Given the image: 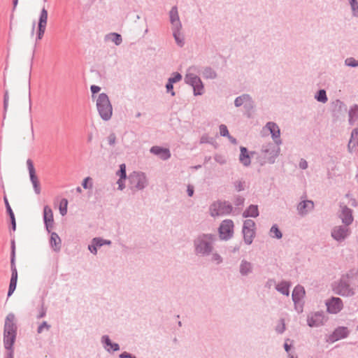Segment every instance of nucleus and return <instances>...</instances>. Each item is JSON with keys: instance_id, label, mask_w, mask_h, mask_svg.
<instances>
[{"instance_id": "obj_1", "label": "nucleus", "mask_w": 358, "mask_h": 358, "mask_svg": "<svg viewBox=\"0 0 358 358\" xmlns=\"http://www.w3.org/2000/svg\"><path fill=\"white\" fill-rule=\"evenodd\" d=\"M15 315L9 313L6 318L3 332V341L5 348L11 349L16 336V326L15 324Z\"/></svg>"}, {"instance_id": "obj_2", "label": "nucleus", "mask_w": 358, "mask_h": 358, "mask_svg": "<svg viewBox=\"0 0 358 358\" xmlns=\"http://www.w3.org/2000/svg\"><path fill=\"white\" fill-rule=\"evenodd\" d=\"M97 110L104 120H109L113 113V108L109 101L108 96L105 93H101L97 96L96 99Z\"/></svg>"}, {"instance_id": "obj_3", "label": "nucleus", "mask_w": 358, "mask_h": 358, "mask_svg": "<svg viewBox=\"0 0 358 358\" xmlns=\"http://www.w3.org/2000/svg\"><path fill=\"white\" fill-rule=\"evenodd\" d=\"M128 178L133 189H143L148 183L146 176L142 172L134 171L129 174Z\"/></svg>"}, {"instance_id": "obj_4", "label": "nucleus", "mask_w": 358, "mask_h": 358, "mask_svg": "<svg viewBox=\"0 0 358 358\" xmlns=\"http://www.w3.org/2000/svg\"><path fill=\"white\" fill-rule=\"evenodd\" d=\"M213 238L210 235H204L197 241L196 250L197 252L206 254L210 251Z\"/></svg>"}, {"instance_id": "obj_5", "label": "nucleus", "mask_w": 358, "mask_h": 358, "mask_svg": "<svg viewBox=\"0 0 358 358\" xmlns=\"http://www.w3.org/2000/svg\"><path fill=\"white\" fill-rule=\"evenodd\" d=\"M231 210L229 206L220 202L213 203L210 208V213L213 217L228 214Z\"/></svg>"}, {"instance_id": "obj_6", "label": "nucleus", "mask_w": 358, "mask_h": 358, "mask_svg": "<svg viewBox=\"0 0 358 358\" xmlns=\"http://www.w3.org/2000/svg\"><path fill=\"white\" fill-rule=\"evenodd\" d=\"M186 83L191 85L194 88L195 95H199L202 94L203 85L200 78L191 73H188L185 77Z\"/></svg>"}, {"instance_id": "obj_7", "label": "nucleus", "mask_w": 358, "mask_h": 358, "mask_svg": "<svg viewBox=\"0 0 358 358\" xmlns=\"http://www.w3.org/2000/svg\"><path fill=\"white\" fill-rule=\"evenodd\" d=\"M350 234V229L343 226H336L331 231V237L338 242L343 241Z\"/></svg>"}, {"instance_id": "obj_8", "label": "nucleus", "mask_w": 358, "mask_h": 358, "mask_svg": "<svg viewBox=\"0 0 358 358\" xmlns=\"http://www.w3.org/2000/svg\"><path fill=\"white\" fill-rule=\"evenodd\" d=\"M27 164L29 169L30 180L33 185L34 192L36 194H39L41 193L40 182L38 179V177L36 175V171L33 162H31V160L28 159L27 162Z\"/></svg>"}, {"instance_id": "obj_9", "label": "nucleus", "mask_w": 358, "mask_h": 358, "mask_svg": "<svg viewBox=\"0 0 358 358\" xmlns=\"http://www.w3.org/2000/svg\"><path fill=\"white\" fill-rule=\"evenodd\" d=\"M47 22L48 11L45 8H43L41 12L38 24L37 39L38 41L41 40L43 37L46 29Z\"/></svg>"}, {"instance_id": "obj_10", "label": "nucleus", "mask_w": 358, "mask_h": 358, "mask_svg": "<svg viewBox=\"0 0 358 358\" xmlns=\"http://www.w3.org/2000/svg\"><path fill=\"white\" fill-rule=\"evenodd\" d=\"M234 223L230 220H224L220 227V237L222 239L230 238L234 232Z\"/></svg>"}, {"instance_id": "obj_11", "label": "nucleus", "mask_w": 358, "mask_h": 358, "mask_svg": "<svg viewBox=\"0 0 358 358\" xmlns=\"http://www.w3.org/2000/svg\"><path fill=\"white\" fill-rule=\"evenodd\" d=\"M327 311L331 314H336L339 313L343 307V301L340 298L333 297L326 303Z\"/></svg>"}, {"instance_id": "obj_12", "label": "nucleus", "mask_w": 358, "mask_h": 358, "mask_svg": "<svg viewBox=\"0 0 358 358\" xmlns=\"http://www.w3.org/2000/svg\"><path fill=\"white\" fill-rule=\"evenodd\" d=\"M349 334L347 327H340L334 330V331L329 336L327 341L334 343L338 340L346 338Z\"/></svg>"}, {"instance_id": "obj_13", "label": "nucleus", "mask_w": 358, "mask_h": 358, "mask_svg": "<svg viewBox=\"0 0 358 358\" xmlns=\"http://www.w3.org/2000/svg\"><path fill=\"white\" fill-rule=\"evenodd\" d=\"M43 219L48 231H50L53 227L54 218L51 208L45 206L43 208Z\"/></svg>"}, {"instance_id": "obj_14", "label": "nucleus", "mask_w": 358, "mask_h": 358, "mask_svg": "<svg viewBox=\"0 0 358 358\" xmlns=\"http://www.w3.org/2000/svg\"><path fill=\"white\" fill-rule=\"evenodd\" d=\"M265 127L270 131L274 141L277 144H280L281 143L280 130L278 126L274 122H268Z\"/></svg>"}, {"instance_id": "obj_15", "label": "nucleus", "mask_w": 358, "mask_h": 358, "mask_svg": "<svg viewBox=\"0 0 358 358\" xmlns=\"http://www.w3.org/2000/svg\"><path fill=\"white\" fill-rule=\"evenodd\" d=\"M343 223L346 226L350 225L353 222V216L352 210L346 206L341 207V213L339 215Z\"/></svg>"}, {"instance_id": "obj_16", "label": "nucleus", "mask_w": 358, "mask_h": 358, "mask_svg": "<svg viewBox=\"0 0 358 358\" xmlns=\"http://www.w3.org/2000/svg\"><path fill=\"white\" fill-rule=\"evenodd\" d=\"M116 175L119 177L117 181L118 189L122 190L125 187L124 180L127 178L126 165L124 164L120 165V169L116 172Z\"/></svg>"}, {"instance_id": "obj_17", "label": "nucleus", "mask_w": 358, "mask_h": 358, "mask_svg": "<svg viewBox=\"0 0 358 358\" xmlns=\"http://www.w3.org/2000/svg\"><path fill=\"white\" fill-rule=\"evenodd\" d=\"M17 281V271L15 266H13V260H12V275H11V278H10V285H9L8 296H11L12 294L14 292V291L16 288Z\"/></svg>"}, {"instance_id": "obj_18", "label": "nucleus", "mask_w": 358, "mask_h": 358, "mask_svg": "<svg viewBox=\"0 0 358 358\" xmlns=\"http://www.w3.org/2000/svg\"><path fill=\"white\" fill-rule=\"evenodd\" d=\"M324 322V316L320 313H315L308 318V324L313 327H318Z\"/></svg>"}, {"instance_id": "obj_19", "label": "nucleus", "mask_w": 358, "mask_h": 358, "mask_svg": "<svg viewBox=\"0 0 358 358\" xmlns=\"http://www.w3.org/2000/svg\"><path fill=\"white\" fill-rule=\"evenodd\" d=\"M170 19L173 27V30H180L181 24L179 20L178 13L176 7H173L170 11Z\"/></svg>"}, {"instance_id": "obj_20", "label": "nucleus", "mask_w": 358, "mask_h": 358, "mask_svg": "<svg viewBox=\"0 0 358 358\" xmlns=\"http://www.w3.org/2000/svg\"><path fill=\"white\" fill-rule=\"evenodd\" d=\"M104 244L110 245V241H106V240H103V239L99 238H94L92 240V245H89V250H90L91 252H92L94 254H96V252H97L96 246H101Z\"/></svg>"}, {"instance_id": "obj_21", "label": "nucleus", "mask_w": 358, "mask_h": 358, "mask_svg": "<svg viewBox=\"0 0 358 358\" xmlns=\"http://www.w3.org/2000/svg\"><path fill=\"white\" fill-rule=\"evenodd\" d=\"M150 151L155 155H159L160 157L163 159H167L171 156V154L168 149L162 148L159 146L152 147Z\"/></svg>"}, {"instance_id": "obj_22", "label": "nucleus", "mask_w": 358, "mask_h": 358, "mask_svg": "<svg viewBox=\"0 0 358 358\" xmlns=\"http://www.w3.org/2000/svg\"><path fill=\"white\" fill-rule=\"evenodd\" d=\"M314 204L311 201H304L298 206V210L301 214H305L313 208Z\"/></svg>"}, {"instance_id": "obj_23", "label": "nucleus", "mask_w": 358, "mask_h": 358, "mask_svg": "<svg viewBox=\"0 0 358 358\" xmlns=\"http://www.w3.org/2000/svg\"><path fill=\"white\" fill-rule=\"evenodd\" d=\"M305 294L304 288L301 286H296L292 292V299L294 302L300 301Z\"/></svg>"}, {"instance_id": "obj_24", "label": "nucleus", "mask_w": 358, "mask_h": 358, "mask_svg": "<svg viewBox=\"0 0 358 358\" xmlns=\"http://www.w3.org/2000/svg\"><path fill=\"white\" fill-rule=\"evenodd\" d=\"M50 242L52 248L55 250H59L60 249L61 239L56 233L52 232L51 234Z\"/></svg>"}, {"instance_id": "obj_25", "label": "nucleus", "mask_w": 358, "mask_h": 358, "mask_svg": "<svg viewBox=\"0 0 358 358\" xmlns=\"http://www.w3.org/2000/svg\"><path fill=\"white\" fill-rule=\"evenodd\" d=\"M103 342L106 344L105 348L110 351V350L113 351H117L119 350V345L117 343H112L108 336H105L102 338Z\"/></svg>"}, {"instance_id": "obj_26", "label": "nucleus", "mask_w": 358, "mask_h": 358, "mask_svg": "<svg viewBox=\"0 0 358 358\" xmlns=\"http://www.w3.org/2000/svg\"><path fill=\"white\" fill-rule=\"evenodd\" d=\"M240 161L245 166H248L250 164V158L248 154V150L244 147L241 148Z\"/></svg>"}, {"instance_id": "obj_27", "label": "nucleus", "mask_w": 358, "mask_h": 358, "mask_svg": "<svg viewBox=\"0 0 358 358\" xmlns=\"http://www.w3.org/2000/svg\"><path fill=\"white\" fill-rule=\"evenodd\" d=\"M357 145H358V128L352 131L351 134V138L348 144V148L350 149L354 148Z\"/></svg>"}, {"instance_id": "obj_28", "label": "nucleus", "mask_w": 358, "mask_h": 358, "mask_svg": "<svg viewBox=\"0 0 358 358\" xmlns=\"http://www.w3.org/2000/svg\"><path fill=\"white\" fill-rule=\"evenodd\" d=\"M259 215L257 206H250L244 213V217H257Z\"/></svg>"}, {"instance_id": "obj_29", "label": "nucleus", "mask_w": 358, "mask_h": 358, "mask_svg": "<svg viewBox=\"0 0 358 358\" xmlns=\"http://www.w3.org/2000/svg\"><path fill=\"white\" fill-rule=\"evenodd\" d=\"M106 39L118 45L122 43V36L117 33H110L106 36Z\"/></svg>"}, {"instance_id": "obj_30", "label": "nucleus", "mask_w": 358, "mask_h": 358, "mask_svg": "<svg viewBox=\"0 0 358 358\" xmlns=\"http://www.w3.org/2000/svg\"><path fill=\"white\" fill-rule=\"evenodd\" d=\"M245 242L247 244H250L255 236V230L243 229Z\"/></svg>"}, {"instance_id": "obj_31", "label": "nucleus", "mask_w": 358, "mask_h": 358, "mask_svg": "<svg viewBox=\"0 0 358 358\" xmlns=\"http://www.w3.org/2000/svg\"><path fill=\"white\" fill-rule=\"evenodd\" d=\"M252 271V266L250 263L248 262H242L240 266V271L242 275H247Z\"/></svg>"}, {"instance_id": "obj_32", "label": "nucleus", "mask_w": 358, "mask_h": 358, "mask_svg": "<svg viewBox=\"0 0 358 358\" xmlns=\"http://www.w3.org/2000/svg\"><path fill=\"white\" fill-rule=\"evenodd\" d=\"M289 284L286 282H281L277 285V289L282 294L289 295Z\"/></svg>"}, {"instance_id": "obj_33", "label": "nucleus", "mask_w": 358, "mask_h": 358, "mask_svg": "<svg viewBox=\"0 0 358 358\" xmlns=\"http://www.w3.org/2000/svg\"><path fill=\"white\" fill-rule=\"evenodd\" d=\"M68 201L66 199H62L59 203V212L62 215H65L67 213Z\"/></svg>"}, {"instance_id": "obj_34", "label": "nucleus", "mask_w": 358, "mask_h": 358, "mask_svg": "<svg viewBox=\"0 0 358 358\" xmlns=\"http://www.w3.org/2000/svg\"><path fill=\"white\" fill-rule=\"evenodd\" d=\"M250 97L248 95L244 94L236 99L235 105L236 106H241L244 102L250 101Z\"/></svg>"}, {"instance_id": "obj_35", "label": "nucleus", "mask_w": 358, "mask_h": 358, "mask_svg": "<svg viewBox=\"0 0 358 358\" xmlns=\"http://www.w3.org/2000/svg\"><path fill=\"white\" fill-rule=\"evenodd\" d=\"M270 235L273 238H280L282 234L276 226H273L270 230Z\"/></svg>"}, {"instance_id": "obj_36", "label": "nucleus", "mask_w": 358, "mask_h": 358, "mask_svg": "<svg viewBox=\"0 0 358 358\" xmlns=\"http://www.w3.org/2000/svg\"><path fill=\"white\" fill-rule=\"evenodd\" d=\"M173 36H174V38H175L177 43L180 46H182L183 45V37L181 35V34L180 33V30H177V29L173 30Z\"/></svg>"}, {"instance_id": "obj_37", "label": "nucleus", "mask_w": 358, "mask_h": 358, "mask_svg": "<svg viewBox=\"0 0 358 358\" xmlns=\"http://www.w3.org/2000/svg\"><path fill=\"white\" fill-rule=\"evenodd\" d=\"M315 97L318 101L322 103H325L327 101L326 92L324 90H320Z\"/></svg>"}, {"instance_id": "obj_38", "label": "nucleus", "mask_w": 358, "mask_h": 358, "mask_svg": "<svg viewBox=\"0 0 358 358\" xmlns=\"http://www.w3.org/2000/svg\"><path fill=\"white\" fill-rule=\"evenodd\" d=\"M82 185L84 189H92L93 187L92 178L90 177L85 178L82 182Z\"/></svg>"}, {"instance_id": "obj_39", "label": "nucleus", "mask_w": 358, "mask_h": 358, "mask_svg": "<svg viewBox=\"0 0 358 358\" xmlns=\"http://www.w3.org/2000/svg\"><path fill=\"white\" fill-rule=\"evenodd\" d=\"M255 222L251 220H247L244 222L243 229L248 230H255Z\"/></svg>"}, {"instance_id": "obj_40", "label": "nucleus", "mask_w": 358, "mask_h": 358, "mask_svg": "<svg viewBox=\"0 0 358 358\" xmlns=\"http://www.w3.org/2000/svg\"><path fill=\"white\" fill-rule=\"evenodd\" d=\"M352 11L355 15H358V1L357 0H349Z\"/></svg>"}, {"instance_id": "obj_41", "label": "nucleus", "mask_w": 358, "mask_h": 358, "mask_svg": "<svg viewBox=\"0 0 358 358\" xmlns=\"http://www.w3.org/2000/svg\"><path fill=\"white\" fill-rule=\"evenodd\" d=\"M91 92L92 93V99L94 100L97 97L98 95H96L99 91L101 90V88L99 86L96 85H92L91 87Z\"/></svg>"}, {"instance_id": "obj_42", "label": "nucleus", "mask_w": 358, "mask_h": 358, "mask_svg": "<svg viewBox=\"0 0 358 358\" xmlns=\"http://www.w3.org/2000/svg\"><path fill=\"white\" fill-rule=\"evenodd\" d=\"M182 76L180 73H176L173 74V76L172 78H170L169 80L172 83L178 82L181 80Z\"/></svg>"}, {"instance_id": "obj_43", "label": "nucleus", "mask_w": 358, "mask_h": 358, "mask_svg": "<svg viewBox=\"0 0 358 358\" xmlns=\"http://www.w3.org/2000/svg\"><path fill=\"white\" fill-rule=\"evenodd\" d=\"M50 326L46 322H43L38 328V333H42L44 329L48 330Z\"/></svg>"}, {"instance_id": "obj_44", "label": "nucleus", "mask_w": 358, "mask_h": 358, "mask_svg": "<svg viewBox=\"0 0 358 358\" xmlns=\"http://www.w3.org/2000/svg\"><path fill=\"white\" fill-rule=\"evenodd\" d=\"M220 133L223 136H228L229 135V131H228L227 127L225 125L222 124L220 127Z\"/></svg>"}, {"instance_id": "obj_45", "label": "nucleus", "mask_w": 358, "mask_h": 358, "mask_svg": "<svg viewBox=\"0 0 358 358\" xmlns=\"http://www.w3.org/2000/svg\"><path fill=\"white\" fill-rule=\"evenodd\" d=\"M285 329V324L284 321L282 320L280 321V324L276 327V330L279 333H282L284 331Z\"/></svg>"}, {"instance_id": "obj_46", "label": "nucleus", "mask_w": 358, "mask_h": 358, "mask_svg": "<svg viewBox=\"0 0 358 358\" xmlns=\"http://www.w3.org/2000/svg\"><path fill=\"white\" fill-rule=\"evenodd\" d=\"M115 141H116V137L114 134H111L108 137V142L110 145H113L115 143Z\"/></svg>"}, {"instance_id": "obj_47", "label": "nucleus", "mask_w": 358, "mask_h": 358, "mask_svg": "<svg viewBox=\"0 0 358 358\" xmlns=\"http://www.w3.org/2000/svg\"><path fill=\"white\" fill-rule=\"evenodd\" d=\"M166 87L168 92H171L172 96L175 95V92L173 91V83L171 82L169 80Z\"/></svg>"}, {"instance_id": "obj_48", "label": "nucleus", "mask_w": 358, "mask_h": 358, "mask_svg": "<svg viewBox=\"0 0 358 358\" xmlns=\"http://www.w3.org/2000/svg\"><path fill=\"white\" fill-rule=\"evenodd\" d=\"M7 210L9 212L10 216V217L12 219L13 227L15 228V222L14 214H13V211L11 210V208H10V205H8Z\"/></svg>"}, {"instance_id": "obj_49", "label": "nucleus", "mask_w": 358, "mask_h": 358, "mask_svg": "<svg viewBox=\"0 0 358 358\" xmlns=\"http://www.w3.org/2000/svg\"><path fill=\"white\" fill-rule=\"evenodd\" d=\"M299 167L302 169H306L308 167V163L306 160L301 159L299 162Z\"/></svg>"}, {"instance_id": "obj_50", "label": "nucleus", "mask_w": 358, "mask_h": 358, "mask_svg": "<svg viewBox=\"0 0 358 358\" xmlns=\"http://www.w3.org/2000/svg\"><path fill=\"white\" fill-rule=\"evenodd\" d=\"M187 193L189 196H192L193 195L194 189L192 186L189 185L187 187Z\"/></svg>"}, {"instance_id": "obj_51", "label": "nucleus", "mask_w": 358, "mask_h": 358, "mask_svg": "<svg viewBox=\"0 0 358 358\" xmlns=\"http://www.w3.org/2000/svg\"><path fill=\"white\" fill-rule=\"evenodd\" d=\"M120 358H133L131 355L128 354L127 352H123L120 355Z\"/></svg>"}, {"instance_id": "obj_52", "label": "nucleus", "mask_w": 358, "mask_h": 358, "mask_svg": "<svg viewBox=\"0 0 358 358\" xmlns=\"http://www.w3.org/2000/svg\"><path fill=\"white\" fill-rule=\"evenodd\" d=\"M284 347H285V349L286 352H289V351L290 345H289L287 342L285 343Z\"/></svg>"}, {"instance_id": "obj_53", "label": "nucleus", "mask_w": 358, "mask_h": 358, "mask_svg": "<svg viewBox=\"0 0 358 358\" xmlns=\"http://www.w3.org/2000/svg\"><path fill=\"white\" fill-rule=\"evenodd\" d=\"M7 106H8V97L6 95L5 99H4V108L6 109Z\"/></svg>"}, {"instance_id": "obj_54", "label": "nucleus", "mask_w": 358, "mask_h": 358, "mask_svg": "<svg viewBox=\"0 0 358 358\" xmlns=\"http://www.w3.org/2000/svg\"><path fill=\"white\" fill-rule=\"evenodd\" d=\"M215 260L217 261V263L220 262V257L218 255H215Z\"/></svg>"}, {"instance_id": "obj_55", "label": "nucleus", "mask_w": 358, "mask_h": 358, "mask_svg": "<svg viewBox=\"0 0 358 358\" xmlns=\"http://www.w3.org/2000/svg\"><path fill=\"white\" fill-rule=\"evenodd\" d=\"M17 2H18V0H14L13 1L14 7H15L17 6Z\"/></svg>"}, {"instance_id": "obj_56", "label": "nucleus", "mask_w": 358, "mask_h": 358, "mask_svg": "<svg viewBox=\"0 0 358 358\" xmlns=\"http://www.w3.org/2000/svg\"><path fill=\"white\" fill-rule=\"evenodd\" d=\"M4 201H5V203H6V207H8V205H9V203H8V201L7 199H6V198H4Z\"/></svg>"}, {"instance_id": "obj_57", "label": "nucleus", "mask_w": 358, "mask_h": 358, "mask_svg": "<svg viewBox=\"0 0 358 358\" xmlns=\"http://www.w3.org/2000/svg\"><path fill=\"white\" fill-rule=\"evenodd\" d=\"M76 190L78 192H80V193L82 192L80 187H77Z\"/></svg>"}, {"instance_id": "obj_58", "label": "nucleus", "mask_w": 358, "mask_h": 358, "mask_svg": "<svg viewBox=\"0 0 358 358\" xmlns=\"http://www.w3.org/2000/svg\"><path fill=\"white\" fill-rule=\"evenodd\" d=\"M349 65H351V66H357V64H348Z\"/></svg>"}, {"instance_id": "obj_59", "label": "nucleus", "mask_w": 358, "mask_h": 358, "mask_svg": "<svg viewBox=\"0 0 358 358\" xmlns=\"http://www.w3.org/2000/svg\"><path fill=\"white\" fill-rule=\"evenodd\" d=\"M357 1H358V0H357Z\"/></svg>"}]
</instances>
